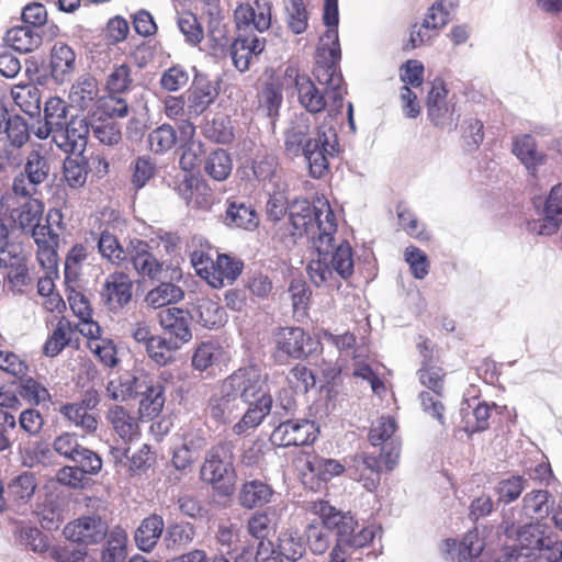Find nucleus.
<instances>
[{"instance_id":"nucleus-61","label":"nucleus","mask_w":562,"mask_h":562,"mask_svg":"<svg viewBox=\"0 0 562 562\" xmlns=\"http://www.w3.org/2000/svg\"><path fill=\"white\" fill-rule=\"evenodd\" d=\"M288 14V25L295 34L307 29V11L303 0H284Z\"/></svg>"},{"instance_id":"nucleus-23","label":"nucleus","mask_w":562,"mask_h":562,"mask_svg":"<svg viewBox=\"0 0 562 562\" xmlns=\"http://www.w3.org/2000/svg\"><path fill=\"white\" fill-rule=\"evenodd\" d=\"M191 314L180 307H167L158 313V323L164 333L183 346L192 339Z\"/></svg>"},{"instance_id":"nucleus-17","label":"nucleus","mask_w":562,"mask_h":562,"mask_svg":"<svg viewBox=\"0 0 562 562\" xmlns=\"http://www.w3.org/2000/svg\"><path fill=\"white\" fill-rule=\"evenodd\" d=\"M450 21V12L448 9L440 8V3H434L423 23L419 25L415 23L412 26L409 38L403 46L404 50H412L424 45L427 41L434 37L437 32L447 25Z\"/></svg>"},{"instance_id":"nucleus-33","label":"nucleus","mask_w":562,"mask_h":562,"mask_svg":"<svg viewBox=\"0 0 562 562\" xmlns=\"http://www.w3.org/2000/svg\"><path fill=\"white\" fill-rule=\"evenodd\" d=\"M274 491L268 483L255 479L241 484L238 492V503L243 508L262 507L272 501Z\"/></svg>"},{"instance_id":"nucleus-24","label":"nucleus","mask_w":562,"mask_h":562,"mask_svg":"<svg viewBox=\"0 0 562 562\" xmlns=\"http://www.w3.org/2000/svg\"><path fill=\"white\" fill-rule=\"evenodd\" d=\"M31 233L36 246V259L43 269L54 271L58 263L57 247L59 236L56 234L49 224H38Z\"/></svg>"},{"instance_id":"nucleus-25","label":"nucleus","mask_w":562,"mask_h":562,"mask_svg":"<svg viewBox=\"0 0 562 562\" xmlns=\"http://www.w3.org/2000/svg\"><path fill=\"white\" fill-rule=\"evenodd\" d=\"M266 41L256 34H238L229 44V53L235 68L245 72L249 69L254 57H257L265 49Z\"/></svg>"},{"instance_id":"nucleus-30","label":"nucleus","mask_w":562,"mask_h":562,"mask_svg":"<svg viewBox=\"0 0 562 562\" xmlns=\"http://www.w3.org/2000/svg\"><path fill=\"white\" fill-rule=\"evenodd\" d=\"M218 91L211 80L196 77L188 94V116L198 117L216 99Z\"/></svg>"},{"instance_id":"nucleus-58","label":"nucleus","mask_w":562,"mask_h":562,"mask_svg":"<svg viewBox=\"0 0 562 562\" xmlns=\"http://www.w3.org/2000/svg\"><path fill=\"white\" fill-rule=\"evenodd\" d=\"M49 164L44 155L40 150H32L24 166V172L30 178L31 183H37L38 186L46 181L49 175Z\"/></svg>"},{"instance_id":"nucleus-41","label":"nucleus","mask_w":562,"mask_h":562,"mask_svg":"<svg viewBox=\"0 0 562 562\" xmlns=\"http://www.w3.org/2000/svg\"><path fill=\"white\" fill-rule=\"evenodd\" d=\"M165 402V386L160 383H153L140 393L139 406L136 413L140 417L154 419L161 413Z\"/></svg>"},{"instance_id":"nucleus-57","label":"nucleus","mask_w":562,"mask_h":562,"mask_svg":"<svg viewBox=\"0 0 562 562\" xmlns=\"http://www.w3.org/2000/svg\"><path fill=\"white\" fill-rule=\"evenodd\" d=\"M330 267L342 279L353 273V252L350 244L342 240L334 250L330 258Z\"/></svg>"},{"instance_id":"nucleus-16","label":"nucleus","mask_w":562,"mask_h":562,"mask_svg":"<svg viewBox=\"0 0 562 562\" xmlns=\"http://www.w3.org/2000/svg\"><path fill=\"white\" fill-rule=\"evenodd\" d=\"M99 404V396L95 391L86 392L83 398L77 403L64 404L59 412L69 423L79 427L85 434H94L99 422L92 412Z\"/></svg>"},{"instance_id":"nucleus-2","label":"nucleus","mask_w":562,"mask_h":562,"mask_svg":"<svg viewBox=\"0 0 562 562\" xmlns=\"http://www.w3.org/2000/svg\"><path fill=\"white\" fill-rule=\"evenodd\" d=\"M289 221L293 236L317 237L321 243L326 241L328 245L337 231L336 215L329 202L323 198H317L313 203L295 200L290 206Z\"/></svg>"},{"instance_id":"nucleus-49","label":"nucleus","mask_w":562,"mask_h":562,"mask_svg":"<svg viewBox=\"0 0 562 562\" xmlns=\"http://www.w3.org/2000/svg\"><path fill=\"white\" fill-rule=\"evenodd\" d=\"M101 562H124L126 558L127 535L122 528H114L106 536Z\"/></svg>"},{"instance_id":"nucleus-28","label":"nucleus","mask_w":562,"mask_h":562,"mask_svg":"<svg viewBox=\"0 0 562 562\" xmlns=\"http://www.w3.org/2000/svg\"><path fill=\"white\" fill-rule=\"evenodd\" d=\"M512 153L536 177L538 168L547 162L548 156L538 149L535 137L530 134L517 135L513 138Z\"/></svg>"},{"instance_id":"nucleus-15","label":"nucleus","mask_w":562,"mask_h":562,"mask_svg":"<svg viewBox=\"0 0 562 562\" xmlns=\"http://www.w3.org/2000/svg\"><path fill=\"white\" fill-rule=\"evenodd\" d=\"M271 1L255 0L254 3H239L234 11V20L239 32L256 30L260 33L271 26Z\"/></svg>"},{"instance_id":"nucleus-59","label":"nucleus","mask_w":562,"mask_h":562,"mask_svg":"<svg viewBox=\"0 0 562 562\" xmlns=\"http://www.w3.org/2000/svg\"><path fill=\"white\" fill-rule=\"evenodd\" d=\"M286 382L296 393H307L315 386V375L305 364L296 363L286 375Z\"/></svg>"},{"instance_id":"nucleus-34","label":"nucleus","mask_w":562,"mask_h":562,"mask_svg":"<svg viewBox=\"0 0 562 562\" xmlns=\"http://www.w3.org/2000/svg\"><path fill=\"white\" fill-rule=\"evenodd\" d=\"M5 44L19 53H32L41 47L42 36L26 25L9 29L3 37Z\"/></svg>"},{"instance_id":"nucleus-60","label":"nucleus","mask_w":562,"mask_h":562,"mask_svg":"<svg viewBox=\"0 0 562 562\" xmlns=\"http://www.w3.org/2000/svg\"><path fill=\"white\" fill-rule=\"evenodd\" d=\"M178 26L188 44L196 46L203 41V27L199 22L196 15L192 12H182L178 18Z\"/></svg>"},{"instance_id":"nucleus-7","label":"nucleus","mask_w":562,"mask_h":562,"mask_svg":"<svg viewBox=\"0 0 562 562\" xmlns=\"http://www.w3.org/2000/svg\"><path fill=\"white\" fill-rule=\"evenodd\" d=\"M337 145V135L331 128L328 132L318 128L315 137L307 139L303 155L313 178L319 179L328 173L329 157L338 151Z\"/></svg>"},{"instance_id":"nucleus-50","label":"nucleus","mask_w":562,"mask_h":562,"mask_svg":"<svg viewBox=\"0 0 562 562\" xmlns=\"http://www.w3.org/2000/svg\"><path fill=\"white\" fill-rule=\"evenodd\" d=\"M525 535H531L537 538L533 543H540L541 549L536 555L547 562H562V541L553 539L550 535L546 536L541 528H528Z\"/></svg>"},{"instance_id":"nucleus-45","label":"nucleus","mask_w":562,"mask_h":562,"mask_svg":"<svg viewBox=\"0 0 562 562\" xmlns=\"http://www.w3.org/2000/svg\"><path fill=\"white\" fill-rule=\"evenodd\" d=\"M133 87V70L126 63L114 65L105 77L104 90L106 93L126 94Z\"/></svg>"},{"instance_id":"nucleus-5","label":"nucleus","mask_w":562,"mask_h":562,"mask_svg":"<svg viewBox=\"0 0 562 562\" xmlns=\"http://www.w3.org/2000/svg\"><path fill=\"white\" fill-rule=\"evenodd\" d=\"M200 477L224 494L231 493L234 485V457L226 442L213 446L206 453L200 469Z\"/></svg>"},{"instance_id":"nucleus-4","label":"nucleus","mask_w":562,"mask_h":562,"mask_svg":"<svg viewBox=\"0 0 562 562\" xmlns=\"http://www.w3.org/2000/svg\"><path fill=\"white\" fill-rule=\"evenodd\" d=\"M211 248L200 247L191 252L190 259L198 276L204 279L212 288L221 289L232 284L241 274L244 262L227 254H216L214 259Z\"/></svg>"},{"instance_id":"nucleus-12","label":"nucleus","mask_w":562,"mask_h":562,"mask_svg":"<svg viewBox=\"0 0 562 562\" xmlns=\"http://www.w3.org/2000/svg\"><path fill=\"white\" fill-rule=\"evenodd\" d=\"M315 424L307 419H289L277 426L270 437L278 447H299L313 443L317 438Z\"/></svg>"},{"instance_id":"nucleus-51","label":"nucleus","mask_w":562,"mask_h":562,"mask_svg":"<svg viewBox=\"0 0 562 562\" xmlns=\"http://www.w3.org/2000/svg\"><path fill=\"white\" fill-rule=\"evenodd\" d=\"M148 148L155 154H165L178 143L177 131L170 124H162L147 136Z\"/></svg>"},{"instance_id":"nucleus-22","label":"nucleus","mask_w":562,"mask_h":562,"mask_svg":"<svg viewBox=\"0 0 562 562\" xmlns=\"http://www.w3.org/2000/svg\"><path fill=\"white\" fill-rule=\"evenodd\" d=\"M207 440L201 430H191L183 435L182 443L173 450L171 463L183 474L190 472L206 448Z\"/></svg>"},{"instance_id":"nucleus-38","label":"nucleus","mask_w":562,"mask_h":562,"mask_svg":"<svg viewBox=\"0 0 562 562\" xmlns=\"http://www.w3.org/2000/svg\"><path fill=\"white\" fill-rule=\"evenodd\" d=\"M272 549L273 553H278L291 562L301 560L306 552L302 536L292 528L284 529L279 533L277 544Z\"/></svg>"},{"instance_id":"nucleus-20","label":"nucleus","mask_w":562,"mask_h":562,"mask_svg":"<svg viewBox=\"0 0 562 562\" xmlns=\"http://www.w3.org/2000/svg\"><path fill=\"white\" fill-rule=\"evenodd\" d=\"M140 418L136 412L122 405L112 406L106 414L112 430L124 445H131L140 439Z\"/></svg>"},{"instance_id":"nucleus-14","label":"nucleus","mask_w":562,"mask_h":562,"mask_svg":"<svg viewBox=\"0 0 562 562\" xmlns=\"http://www.w3.org/2000/svg\"><path fill=\"white\" fill-rule=\"evenodd\" d=\"M448 89L442 79H435L426 100L427 116L435 126H457L454 103L447 101Z\"/></svg>"},{"instance_id":"nucleus-29","label":"nucleus","mask_w":562,"mask_h":562,"mask_svg":"<svg viewBox=\"0 0 562 562\" xmlns=\"http://www.w3.org/2000/svg\"><path fill=\"white\" fill-rule=\"evenodd\" d=\"M49 70L52 78L64 83L76 70V53L64 42H56L49 53Z\"/></svg>"},{"instance_id":"nucleus-35","label":"nucleus","mask_w":562,"mask_h":562,"mask_svg":"<svg viewBox=\"0 0 562 562\" xmlns=\"http://www.w3.org/2000/svg\"><path fill=\"white\" fill-rule=\"evenodd\" d=\"M74 333L72 322L65 316H60L43 345V353L49 358L58 356L70 344Z\"/></svg>"},{"instance_id":"nucleus-3","label":"nucleus","mask_w":562,"mask_h":562,"mask_svg":"<svg viewBox=\"0 0 562 562\" xmlns=\"http://www.w3.org/2000/svg\"><path fill=\"white\" fill-rule=\"evenodd\" d=\"M311 512L321 518L322 524L336 532V541L349 544L352 549L369 546L375 536L373 527L358 529V521L350 512H341L327 501L318 499L312 503Z\"/></svg>"},{"instance_id":"nucleus-18","label":"nucleus","mask_w":562,"mask_h":562,"mask_svg":"<svg viewBox=\"0 0 562 562\" xmlns=\"http://www.w3.org/2000/svg\"><path fill=\"white\" fill-rule=\"evenodd\" d=\"M101 297L111 312L122 311L132 302L133 280L123 271L110 273L102 285Z\"/></svg>"},{"instance_id":"nucleus-54","label":"nucleus","mask_w":562,"mask_h":562,"mask_svg":"<svg viewBox=\"0 0 562 562\" xmlns=\"http://www.w3.org/2000/svg\"><path fill=\"white\" fill-rule=\"evenodd\" d=\"M19 394L31 405H40L50 402V393L41 382L33 378L23 376L20 379Z\"/></svg>"},{"instance_id":"nucleus-52","label":"nucleus","mask_w":562,"mask_h":562,"mask_svg":"<svg viewBox=\"0 0 562 562\" xmlns=\"http://www.w3.org/2000/svg\"><path fill=\"white\" fill-rule=\"evenodd\" d=\"M223 353V348L214 341H203L195 348L191 364L198 371H205L212 367Z\"/></svg>"},{"instance_id":"nucleus-21","label":"nucleus","mask_w":562,"mask_h":562,"mask_svg":"<svg viewBox=\"0 0 562 562\" xmlns=\"http://www.w3.org/2000/svg\"><path fill=\"white\" fill-rule=\"evenodd\" d=\"M543 217L533 221L530 229L539 235L551 236L562 225V182L554 184L544 200Z\"/></svg>"},{"instance_id":"nucleus-39","label":"nucleus","mask_w":562,"mask_h":562,"mask_svg":"<svg viewBox=\"0 0 562 562\" xmlns=\"http://www.w3.org/2000/svg\"><path fill=\"white\" fill-rule=\"evenodd\" d=\"M14 104L25 114L34 116L40 114L42 93L37 86L31 83L15 85L11 89Z\"/></svg>"},{"instance_id":"nucleus-32","label":"nucleus","mask_w":562,"mask_h":562,"mask_svg":"<svg viewBox=\"0 0 562 562\" xmlns=\"http://www.w3.org/2000/svg\"><path fill=\"white\" fill-rule=\"evenodd\" d=\"M37 488V479L32 472H23L8 484L5 499L12 507L20 508L31 502Z\"/></svg>"},{"instance_id":"nucleus-42","label":"nucleus","mask_w":562,"mask_h":562,"mask_svg":"<svg viewBox=\"0 0 562 562\" xmlns=\"http://www.w3.org/2000/svg\"><path fill=\"white\" fill-rule=\"evenodd\" d=\"M128 112L130 106L124 94L106 93L105 95H100L92 115L99 119H123L128 115Z\"/></svg>"},{"instance_id":"nucleus-27","label":"nucleus","mask_w":562,"mask_h":562,"mask_svg":"<svg viewBox=\"0 0 562 562\" xmlns=\"http://www.w3.org/2000/svg\"><path fill=\"white\" fill-rule=\"evenodd\" d=\"M99 98V82L97 78L90 74L80 75L71 85L69 91V101L74 106L80 109L83 112L92 114Z\"/></svg>"},{"instance_id":"nucleus-6","label":"nucleus","mask_w":562,"mask_h":562,"mask_svg":"<svg viewBox=\"0 0 562 562\" xmlns=\"http://www.w3.org/2000/svg\"><path fill=\"white\" fill-rule=\"evenodd\" d=\"M284 80L286 85L293 86L297 93V100L302 108H304L311 114H317L323 112L327 106L326 94L328 95L329 111L328 114L330 116H336L341 113V111H334L331 93L327 85L325 86V92H322L315 83L311 80L307 75H303L300 72V69L296 65H289L284 70ZM346 95V93L344 94ZM345 97H342L344 99ZM344 100L341 101L342 110Z\"/></svg>"},{"instance_id":"nucleus-36","label":"nucleus","mask_w":562,"mask_h":562,"mask_svg":"<svg viewBox=\"0 0 562 562\" xmlns=\"http://www.w3.org/2000/svg\"><path fill=\"white\" fill-rule=\"evenodd\" d=\"M248 403L249 407L247 412L233 427V431L236 435L245 434L249 429L256 428L262 423L265 417L269 415L271 411L272 397L271 395H262L261 398Z\"/></svg>"},{"instance_id":"nucleus-1","label":"nucleus","mask_w":562,"mask_h":562,"mask_svg":"<svg viewBox=\"0 0 562 562\" xmlns=\"http://www.w3.org/2000/svg\"><path fill=\"white\" fill-rule=\"evenodd\" d=\"M323 21L328 29L322 35L317 47L313 76L319 85H327L331 93L334 111L339 112L347 89L338 66L340 60L338 0H325Z\"/></svg>"},{"instance_id":"nucleus-8","label":"nucleus","mask_w":562,"mask_h":562,"mask_svg":"<svg viewBox=\"0 0 562 562\" xmlns=\"http://www.w3.org/2000/svg\"><path fill=\"white\" fill-rule=\"evenodd\" d=\"M267 376L260 368L249 366L240 368L224 381V390H231L240 402H251L269 395L265 390Z\"/></svg>"},{"instance_id":"nucleus-44","label":"nucleus","mask_w":562,"mask_h":562,"mask_svg":"<svg viewBox=\"0 0 562 562\" xmlns=\"http://www.w3.org/2000/svg\"><path fill=\"white\" fill-rule=\"evenodd\" d=\"M181 347L171 338L157 335L145 351L157 366L166 367L176 361V353Z\"/></svg>"},{"instance_id":"nucleus-9","label":"nucleus","mask_w":562,"mask_h":562,"mask_svg":"<svg viewBox=\"0 0 562 562\" xmlns=\"http://www.w3.org/2000/svg\"><path fill=\"white\" fill-rule=\"evenodd\" d=\"M274 350L273 358L282 363L284 359L304 360L310 351L305 347L311 342V336L301 327H279L272 335Z\"/></svg>"},{"instance_id":"nucleus-56","label":"nucleus","mask_w":562,"mask_h":562,"mask_svg":"<svg viewBox=\"0 0 562 562\" xmlns=\"http://www.w3.org/2000/svg\"><path fill=\"white\" fill-rule=\"evenodd\" d=\"M89 173L88 162L83 159L68 157L64 161L63 176L65 182L72 189L85 186Z\"/></svg>"},{"instance_id":"nucleus-55","label":"nucleus","mask_w":562,"mask_h":562,"mask_svg":"<svg viewBox=\"0 0 562 562\" xmlns=\"http://www.w3.org/2000/svg\"><path fill=\"white\" fill-rule=\"evenodd\" d=\"M247 530L251 537L259 540V550L263 547V541L276 531L270 515L267 512H257L247 521ZM260 553V551H258Z\"/></svg>"},{"instance_id":"nucleus-26","label":"nucleus","mask_w":562,"mask_h":562,"mask_svg":"<svg viewBox=\"0 0 562 562\" xmlns=\"http://www.w3.org/2000/svg\"><path fill=\"white\" fill-rule=\"evenodd\" d=\"M206 48L210 54L218 56L224 54L231 44L228 23L221 9L213 8L212 11H206Z\"/></svg>"},{"instance_id":"nucleus-13","label":"nucleus","mask_w":562,"mask_h":562,"mask_svg":"<svg viewBox=\"0 0 562 562\" xmlns=\"http://www.w3.org/2000/svg\"><path fill=\"white\" fill-rule=\"evenodd\" d=\"M176 191L186 204L195 210L210 211L215 203V194L199 175L187 172L177 183Z\"/></svg>"},{"instance_id":"nucleus-62","label":"nucleus","mask_w":562,"mask_h":562,"mask_svg":"<svg viewBox=\"0 0 562 562\" xmlns=\"http://www.w3.org/2000/svg\"><path fill=\"white\" fill-rule=\"evenodd\" d=\"M87 347L104 367L114 368L117 366V349L111 338L104 337L97 342L91 341L87 344Z\"/></svg>"},{"instance_id":"nucleus-53","label":"nucleus","mask_w":562,"mask_h":562,"mask_svg":"<svg viewBox=\"0 0 562 562\" xmlns=\"http://www.w3.org/2000/svg\"><path fill=\"white\" fill-rule=\"evenodd\" d=\"M0 138L24 146L30 140L31 130L20 115L7 116Z\"/></svg>"},{"instance_id":"nucleus-10","label":"nucleus","mask_w":562,"mask_h":562,"mask_svg":"<svg viewBox=\"0 0 562 562\" xmlns=\"http://www.w3.org/2000/svg\"><path fill=\"white\" fill-rule=\"evenodd\" d=\"M0 204L4 214L25 234L40 224L44 213V204L36 199L20 202L13 195H3Z\"/></svg>"},{"instance_id":"nucleus-47","label":"nucleus","mask_w":562,"mask_h":562,"mask_svg":"<svg viewBox=\"0 0 562 562\" xmlns=\"http://www.w3.org/2000/svg\"><path fill=\"white\" fill-rule=\"evenodd\" d=\"M232 170V157L222 148L211 151L204 161L205 173L215 181L226 180L231 176Z\"/></svg>"},{"instance_id":"nucleus-40","label":"nucleus","mask_w":562,"mask_h":562,"mask_svg":"<svg viewBox=\"0 0 562 562\" xmlns=\"http://www.w3.org/2000/svg\"><path fill=\"white\" fill-rule=\"evenodd\" d=\"M184 299V291L172 282H160L149 290L145 296L146 304L151 308H161L176 304Z\"/></svg>"},{"instance_id":"nucleus-63","label":"nucleus","mask_w":562,"mask_h":562,"mask_svg":"<svg viewBox=\"0 0 562 562\" xmlns=\"http://www.w3.org/2000/svg\"><path fill=\"white\" fill-rule=\"evenodd\" d=\"M397 430V424L394 417L381 416L372 424L369 431V441L372 446H381L386 442Z\"/></svg>"},{"instance_id":"nucleus-48","label":"nucleus","mask_w":562,"mask_h":562,"mask_svg":"<svg viewBox=\"0 0 562 562\" xmlns=\"http://www.w3.org/2000/svg\"><path fill=\"white\" fill-rule=\"evenodd\" d=\"M98 250L101 257L115 266H121L127 260V252L119 238L109 232L102 231L98 239Z\"/></svg>"},{"instance_id":"nucleus-43","label":"nucleus","mask_w":562,"mask_h":562,"mask_svg":"<svg viewBox=\"0 0 562 562\" xmlns=\"http://www.w3.org/2000/svg\"><path fill=\"white\" fill-rule=\"evenodd\" d=\"M164 530V520L159 515L145 518L135 532V541L143 551H150L159 540Z\"/></svg>"},{"instance_id":"nucleus-11","label":"nucleus","mask_w":562,"mask_h":562,"mask_svg":"<svg viewBox=\"0 0 562 562\" xmlns=\"http://www.w3.org/2000/svg\"><path fill=\"white\" fill-rule=\"evenodd\" d=\"M68 108L66 102L59 97H50L44 106V119L48 124L55 125L56 132H60L64 139L77 143V138L85 142L88 134V127L85 120H79V128H76V121L67 122Z\"/></svg>"},{"instance_id":"nucleus-46","label":"nucleus","mask_w":562,"mask_h":562,"mask_svg":"<svg viewBox=\"0 0 562 562\" xmlns=\"http://www.w3.org/2000/svg\"><path fill=\"white\" fill-rule=\"evenodd\" d=\"M198 322L206 328H220L226 323V312L218 302L209 297L199 300L196 305Z\"/></svg>"},{"instance_id":"nucleus-64","label":"nucleus","mask_w":562,"mask_h":562,"mask_svg":"<svg viewBox=\"0 0 562 562\" xmlns=\"http://www.w3.org/2000/svg\"><path fill=\"white\" fill-rule=\"evenodd\" d=\"M306 538L311 551L317 555L324 554L331 543L329 530L324 524H310L306 528Z\"/></svg>"},{"instance_id":"nucleus-19","label":"nucleus","mask_w":562,"mask_h":562,"mask_svg":"<svg viewBox=\"0 0 562 562\" xmlns=\"http://www.w3.org/2000/svg\"><path fill=\"white\" fill-rule=\"evenodd\" d=\"M65 537L76 543L92 546L102 542L108 533V525L98 516H83L68 522L64 528Z\"/></svg>"},{"instance_id":"nucleus-31","label":"nucleus","mask_w":562,"mask_h":562,"mask_svg":"<svg viewBox=\"0 0 562 562\" xmlns=\"http://www.w3.org/2000/svg\"><path fill=\"white\" fill-rule=\"evenodd\" d=\"M131 261L142 278L156 280L162 272V263L149 251V245L146 241L132 243Z\"/></svg>"},{"instance_id":"nucleus-37","label":"nucleus","mask_w":562,"mask_h":562,"mask_svg":"<svg viewBox=\"0 0 562 562\" xmlns=\"http://www.w3.org/2000/svg\"><path fill=\"white\" fill-rule=\"evenodd\" d=\"M225 212L227 225L244 229H254L258 226V214L251 204L244 201L228 200Z\"/></svg>"}]
</instances>
